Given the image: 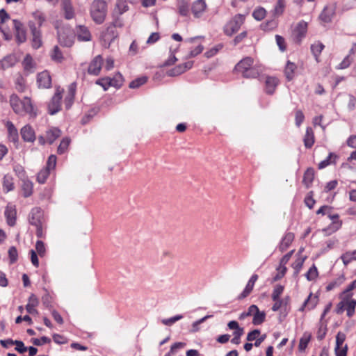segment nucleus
I'll return each mask as SVG.
<instances>
[{
    "instance_id": "f257e3e1",
    "label": "nucleus",
    "mask_w": 356,
    "mask_h": 356,
    "mask_svg": "<svg viewBox=\"0 0 356 356\" xmlns=\"http://www.w3.org/2000/svg\"><path fill=\"white\" fill-rule=\"evenodd\" d=\"M10 104L14 112L17 114L21 115L25 114L35 115L31 101L28 97L20 99L17 95L13 94L10 97Z\"/></svg>"
},
{
    "instance_id": "f03ea898",
    "label": "nucleus",
    "mask_w": 356,
    "mask_h": 356,
    "mask_svg": "<svg viewBox=\"0 0 356 356\" xmlns=\"http://www.w3.org/2000/svg\"><path fill=\"white\" fill-rule=\"evenodd\" d=\"M89 11L92 21L96 24H102L107 16V3L104 0H93L90 5Z\"/></svg>"
},
{
    "instance_id": "7ed1b4c3",
    "label": "nucleus",
    "mask_w": 356,
    "mask_h": 356,
    "mask_svg": "<svg viewBox=\"0 0 356 356\" xmlns=\"http://www.w3.org/2000/svg\"><path fill=\"white\" fill-rule=\"evenodd\" d=\"M235 70L246 78H256L259 74V70L253 66V59L250 57L242 59L236 65Z\"/></svg>"
},
{
    "instance_id": "20e7f679",
    "label": "nucleus",
    "mask_w": 356,
    "mask_h": 356,
    "mask_svg": "<svg viewBox=\"0 0 356 356\" xmlns=\"http://www.w3.org/2000/svg\"><path fill=\"white\" fill-rule=\"evenodd\" d=\"M29 222L36 227V235L41 238L43 236L44 217L42 209L35 207L31 209L29 217Z\"/></svg>"
},
{
    "instance_id": "39448f33",
    "label": "nucleus",
    "mask_w": 356,
    "mask_h": 356,
    "mask_svg": "<svg viewBox=\"0 0 356 356\" xmlns=\"http://www.w3.org/2000/svg\"><path fill=\"white\" fill-rule=\"evenodd\" d=\"M341 301L337 305V314H341L344 311L348 317H352L355 312L356 300L353 297L339 296Z\"/></svg>"
},
{
    "instance_id": "423d86ee",
    "label": "nucleus",
    "mask_w": 356,
    "mask_h": 356,
    "mask_svg": "<svg viewBox=\"0 0 356 356\" xmlns=\"http://www.w3.org/2000/svg\"><path fill=\"white\" fill-rule=\"evenodd\" d=\"M245 16L241 14L236 15L224 26V33L228 36H232L236 33L243 24Z\"/></svg>"
},
{
    "instance_id": "0eeeda50",
    "label": "nucleus",
    "mask_w": 356,
    "mask_h": 356,
    "mask_svg": "<svg viewBox=\"0 0 356 356\" xmlns=\"http://www.w3.org/2000/svg\"><path fill=\"white\" fill-rule=\"evenodd\" d=\"M307 28L308 24L306 22L301 20L298 22L292 31L291 38L293 41L300 44L306 36Z\"/></svg>"
},
{
    "instance_id": "6e6552de",
    "label": "nucleus",
    "mask_w": 356,
    "mask_h": 356,
    "mask_svg": "<svg viewBox=\"0 0 356 356\" xmlns=\"http://www.w3.org/2000/svg\"><path fill=\"white\" fill-rule=\"evenodd\" d=\"M28 26L32 35L31 44L33 48L39 49L42 45L41 30L35 26V23L33 21H29Z\"/></svg>"
},
{
    "instance_id": "1a4fd4ad",
    "label": "nucleus",
    "mask_w": 356,
    "mask_h": 356,
    "mask_svg": "<svg viewBox=\"0 0 356 356\" xmlns=\"http://www.w3.org/2000/svg\"><path fill=\"white\" fill-rule=\"evenodd\" d=\"M63 92V90L60 87L56 88L55 94L48 104V111L49 114L54 115L60 110V100L62 99Z\"/></svg>"
},
{
    "instance_id": "9d476101",
    "label": "nucleus",
    "mask_w": 356,
    "mask_h": 356,
    "mask_svg": "<svg viewBox=\"0 0 356 356\" xmlns=\"http://www.w3.org/2000/svg\"><path fill=\"white\" fill-rule=\"evenodd\" d=\"M60 9L65 19L74 18L75 10L71 0H60Z\"/></svg>"
},
{
    "instance_id": "9b49d317",
    "label": "nucleus",
    "mask_w": 356,
    "mask_h": 356,
    "mask_svg": "<svg viewBox=\"0 0 356 356\" xmlns=\"http://www.w3.org/2000/svg\"><path fill=\"white\" fill-rule=\"evenodd\" d=\"M13 22L17 42L19 44L24 42L26 40V31L22 23L17 19H13Z\"/></svg>"
},
{
    "instance_id": "f8f14e48",
    "label": "nucleus",
    "mask_w": 356,
    "mask_h": 356,
    "mask_svg": "<svg viewBox=\"0 0 356 356\" xmlns=\"http://www.w3.org/2000/svg\"><path fill=\"white\" fill-rule=\"evenodd\" d=\"M75 34L79 41L88 42L92 40V34L89 29L84 25L76 26L75 27Z\"/></svg>"
},
{
    "instance_id": "ddd939ff",
    "label": "nucleus",
    "mask_w": 356,
    "mask_h": 356,
    "mask_svg": "<svg viewBox=\"0 0 356 356\" xmlns=\"http://www.w3.org/2000/svg\"><path fill=\"white\" fill-rule=\"evenodd\" d=\"M103 58L101 55L95 56L88 66V72L90 74L98 75L101 71Z\"/></svg>"
},
{
    "instance_id": "4468645a",
    "label": "nucleus",
    "mask_w": 356,
    "mask_h": 356,
    "mask_svg": "<svg viewBox=\"0 0 356 356\" xmlns=\"http://www.w3.org/2000/svg\"><path fill=\"white\" fill-rule=\"evenodd\" d=\"M37 83L39 88H49L51 85V79L48 72L44 71L38 74Z\"/></svg>"
},
{
    "instance_id": "2eb2a0df",
    "label": "nucleus",
    "mask_w": 356,
    "mask_h": 356,
    "mask_svg": "<svg viewBox=\"0 0 356 356\" xmlns=\"http://www.w3.org/2000/svg\"><path fill=\"white\" fill-rule=\"evenodd\" d=\"M193 63L192 61L186 62L184 64L179 65L173 69L170 70L167 74L170 76H178L185 72L186 70L191 69L193 66Z\"/></svg>"
},
{
    "instance_id": "dca6fc26",
    "label": "nucleus",
    "mask_w": 356,
    "mask_h": 356,
    "mask_svg": "<svg viewBox=\"0 0 356 356\" xmlns=\"http://www.w3.org/2000/svg\"><path fill=\"white\" fill-rule=\"evenodd\" d=\"M318 302V296H314L312 293H310L307 298L304 301L302 307L300 308L299 310L301 312H304L305 309L312 310L316 306Z\"/></svg>"
},
{
    "instance_id": "f3484780",
    "label": "nucleus",
    "mask_w": 356,
    "mask_h": 356,
    "mask_svg": "<svg viewBox=\"0 0 356 356\" xmlns=\"http://www.w3.org/2000/svg\"><path fill=\"white\" fill-rule=\"evenodd\" d=\"M58 42L60 45L70 47L74 44V35L68 34L65 31H59L58 33Z\"/></svg>"
},
{
    "instance_id": "a211bd4d",
    "label": "nucleus",
    "mask_w": 356,
    "mask_h": 356,
    "mask_svg": "<svg viewBox=\"0 0 356 356\" xmlns=\"http://www.w3.org/2000/svg\"><path fill=\"white\" fill-rule=\"evenodd\" d=\"M207 4L204 0H197L192 6V13L195 17H200L205 11Z\"/></svg>"
},
{
    "instance_id": "6ab92c4d",
    "label": "nucleus",
    "mask_w": 356,
    "mask_h": 356,
    "mask_svg": "<svg viewBox=\"0 0 356 356\" xmlns=\"http://www.w3.org/2000/svg\"><path fill=\"white\" fill-rule=\"evenodd\" d=\"M21 136L24 141L33 142L35 140V134L33 128L26 125L21 129Z\"/></svg>"
},
{
    "instance_id": "aec40b11",
    "label": "nucleus",
    "mask_w": 356,
    "mask_h": 356,
    "mask_svg": "<svg viewBox=\"0 0 356 356\" xmlns=\"http://www.w3.org/2000/svg\"><path fill=\"white\" fill-rule=\"evenodd\" d=\"M5 216L7 223L10 226H13L16 220V209L15 206L8 205L5 210Z\"/></svg>"
},
{
    "instance_id": "412c9836",
    "label": "nucleus",
    "mask_w": 356,
    "mask_h": 356,
    "mask_svg": "<svg viewBox=\"0 0 356 356\" xmlns=\"http://www.w3.org/2000/svg\"><path fill=\"white\" fill-rule=\"evenodd\" d=\"M76 92V86L74 83L70 84L68 88V92L65 97L64 104L66 109H69L74 102Z\"/></svg>"
},
{
    "instance_id": "4be33fe9",
    "label": "nucleus",
    "mask_w": 356,
    "mask_h": 356,
    "mask_svg": "<svg viewBox=\"0 0 356 356\" xmlns=\"http://www.w3.org/2000/svg\"><path fill=\"white\" fill-rule=\"evenodd\" d=\"M2 188L6 193L15 189L13 177L11 175L6 174L3 176L2 179Z\"/></svg>"
},
{
    "instance_id": "5701e85b",
    "label": "nucleus",
    "mask_w": 356,
    "mask_h": 356,
    "mask_svg": "<svg viewBox=\"0 0 356 356\" xmlns=\"http://www.w3.org/2000/svg\"><path fill=\"white\" fill-rule=\"evenodd\" d=\"M39 300L38 298L34 295L31 294L29 298L28 303L26 305V309L28 313L31 314H38V311L35 307L38 305Z\"/></svg>"
},
{
    "instance_id": "b1692460",
    "label": "nucleus",
    "mask_w": 356,
    "mask_h": 356,
    "mask_svg": "<svg viewBox=\"0 0 356 356\" xmlns=\"http://www.w3.org/2000/svg\"><path fill=\"white\" fill-rule=\"evenodd\" d=\"M278 84L279 80L277 78L273 76L267 77L265 81L266 92L269 95H272L275 92Z\"/></svg>"
},
{
    "instance_id": "393cba45",
    "label": "nucleus",
    "mask_w": 356,
    "mask_h": 356,
    "mask_svg": "<svg viewBox=\"0 0 356 356\" xmlns=\"http://www.w3.org/2000/svg\"><path fill=\"white\" fill-rule=\"evenodd\" d=\"M6 126L8 129L10 140L14 143H17L19 139L18 131L13 123L10 121H8L6 124Z\"/></svg>"
},
{
    "instance_id": "a878e982",
    "label": "nucleus",
    "mask_w": 356,
    "mask_h": 356,
    "mask_svg": "<svg viewBox=\"0 0 356 356\" xmlns=\"http://www.w3.org/2000/svg\"><path fill=\"white\" fill-rule=\"evenodd\" d=\"M334 11L332 7L325 6L321 12L319 18L324 23H329L331 22L332 17L334 16Z\"/></svg>"
},
{
    "instance_id": "bb28decb",
    "label": "nucleus",
    "mask_w": 356,
    "mask_h": 356,
    "mask_svg": "<svg viewBox=\"0 0 356 356\" xmlns=\"http://www.w3.org/2000/svg\"><path fill=\"white\" fill-rule=\"evenodd\" d=\"M32 19L29 21L35 22V26L40 29V26L43 24V23L46 21V16L44 13L40 10H35V12L31 13Z\"/></svg>"
},
{
    "instance_id": "cd10ccee",
    "label": "nucleus",
    "mask_w": 356,
    "mask_h": 356,
    "mask_svg": "<svg viewBox=\"0 0 356 356\" xmlns=\"http://www.w3.org/2000/svg\"><path fill=\"white\" fill-rule=\"evenodd\" d=\"M294 240V234L291 232L286 233L282 238L280 244V250L284 252L288 249L293 241Z\"/></svg>"
},
{
    "instance_id": "c85d7f7f",
    "label": "nucleus",
    "mask_w": 356,
    "mask_h": 356,
    "mask_svg": "<svg viewBox=\"0 0 356 356\" xmlns=\"http://www.w3.org/2000/svg\"><path fill=\"white\" fill-rule=\"evenodd\" d=\"M303 140L306 148H311L313 146L315 139L314 131L311 127H307Z\"/></svg>"
},
{
    "instance_id": "c756f323",
    "label": "nucleus",
    "mask_w": 356,
    "mask_h": 356,
    "mask_svg": "<svg viewBox=\"0 0 356 356\" xmlns=\"http://www.w3.org/2000/svg\"><path fill=\"white\" fill-rule=\"evenodd\" d=\"M342 222L341 220H336L332 222V223L326 228L322 229V232L325 236H329L334 232L341 227Z\"/></svg>"
},
{
    "instance_id": "7c9ffc66",
    "label": "nucleus",
    "mask_w": 356,
    "mask_h": 356,
    "mask_svg": "<svg viewBox=\"0 0 356 356\" xmlns=\"http://www.w3.org/2000/svg\"><path fill=\"white\" fill-rule=\"evenodd\" d=\"M129 10V6L127 0H117L114 8V13L120 15L126 13Z\"/></svg>"
},
{
    "instance_id": "2f4dec72",
    "label": "nucleus",
    "mask_w": 356,
    "mask_h": 356,
    "mask_svg": "<svg viewBox=\"0 0 356 356\" xmlns=\"http://www.w3.org/2000/svg\"><path fill=\"white\" fill-rule=\"evenodd\" d=\"M227 327L230 330H234L233 335L234 337H240L243 334L244 330L243 327H241L238 325V323L236 321H231L228 323Z\"/></svg>"
},
{
    "instance_id": "473e14b6",
    "label": "nucleus",
    "mask_w": 356,
    "mask_h": 356,
    "mask_svg": "<svg viewBox=\"0 0 356 356\" xmlns=\"http://www.w3.org/2000/svg\"><path fill=\"white\" fill-rule=\"evenodd\" d=\"M118 36L117 33L115 31V28L111 25H109L106 31L103 33L102 38L105 42H108L109 44Z\"/></svg>"
},
{
    "instance_id": "72a5a7b5",
    "label": "nucleus",
    "mask_w": 356,
    "mask_h": 356,
    "mask_svg": "<svg viewBox=\"0 0 356 356\" xmlns=\"http://www.w3.org/2000/svg\"><path fill=\"white\" fill-rule=\"evenodd\" d=\"M324 47L325 46L323 45V44L319 41L315 42L314 44L311 45V51L314 56L315 57V59L317 62L319 61L318 58Z\"/></svg>"
},
{
    "instance_id": "f704fd0d",
    "label": "nucleus",
    "mask_w": 356,
    "mask_h": 356,
    "mask_svg": "<svg viewBox=\"0 0 356 356\" xmlns=\"http://www.w3.org/2000/svg\"><path fill=\"white\" fill-rule=\"evenodd\" d=\"M60 131L55 127L49 129L47 131V142L49 144L53 143L58 137L60 136Z\"/></svg>"
},
{
    "instance_id": "c9c22d12",
    "label": "nucleus",
    "mask_w": 356,
    "mask_h": 356,
    "mask_svg": "<svg viewBox=\"0 0 356 356\" xmlns=\"http://www.w3.org/2000/svg\"><path fill=\"white\" fill-rule=\"evenodd\" d=\"M23 183L22 186V191L23 193V196L24 197H28L31 196L33 193V183L28 180L26 178L22 179Z\"/></svg>"
},
{
    "instance_id": "e433bc0d",
    "label": "nucleus",
    "mask_w": 356,
    "mask_h": 356,
    "mask_svg": "<svg viewBox=\"0 0 356 356\" xmlns=\"http://www.w3.org/2000/svg\"><path fill=\"white\" fill-rule=\"evenodd\" d=\"M296 68L297 66L294 63L290 61L287 62L284 70V74L288 81H291L293 79Z\"/></svg>"
},
{
    "instance_id": "4c0bfd02",
    "label": "nucleus",
    "mask_w": 356,
    "mask_h": 356,
    "mask_svg": "<svg viewBox=\"0 0 356 356\" xmlns=\"http://www.w3.org/2000/svg\"><path fill=\"white\" fill-rule=\"evenodd\" d=\"M190 3L188 0H180L178 3V12L182 16H187L189 13Z\"/></svg>"
},
{
    "instance_id": "58836bf2",
    "label": "nucleus",
    "mask_w": 356,
    "mask_h": 356,
    "mask_svg": "<svg viewBox=\"0 0 356 356\" xmlns=\"http://www.w3.org/2000/svg\"><path fill=\"white\" fill-rule=\"evenodd\" d=\"M314 178V170L313 168H308L303 176V182L308 187Z\"/></svg>"
},
{
    "instance_id": "ea45409f",
    "label": "nucleus",
    "mask_w": 356,
    "mask_h": 356,
    "mask_svg": "<svg viewBox=\"0 0 356 356\" xmlns=\"http://www.w3.org/2000/svg\"><path fill=\"white\" fill-rule=\"evenodd\" d=\"M305 259H306V257L300 256L293 263L292 267L293 268V269L295 270L294 271L295 275H297L299 273V272L300 271Z\"/></svg>"
},
{
    "instance_id": "a19ab883",
    "label": "nucleus",
    "mask_w": 356,
    "mask_h": 356,
    "mask_svg": "<svg viewBox=\"0 0 356 356\" xmlns=\"http://www.w3.org/2000/svg\"><path fill=\"white\" fill-rule=\"evenodd\" d=\"M355 255L356 250H354L353 252H347L341 255V259L343 261V263L346 266L353 260H356Z\"/></svg>"
},
{
    "instance_id": "79ce46f5",
    "label": "nucleus",
    "mask_w": 356,
    "mask_h": 356,
    "mask_svg": "<svg viewBox=\"0 0 356 356\" xmlns=\"http://www.w3.org/2000/svg\"><path fill=\"white\" fill-rule=\"evenodd\" d=\"M346 334L341 332H339L336 336V347L335 352H340L341 350V346L346 340Z\"/></svg>"
},
{
    "instance_id": "37998d69",
    "label": "nucleus",
    "mask_w": 356,
    "mask_h": 356,
    "mask_svg": "<svg viewBox=\"0 0 356 356\" xmlns=\"http://www.w3.org/2000/svg\"><path fill=\"white\" fill-rule=\"evenodd\" d=\"M51 57L53 60L58 63H60L63 60V56L58 47L55 46L54 47L52 52L51 54Z\"/></svg>"
},
{
    "instance_id": "c03bdc74",
    "label": "nucleus",
    "mask_w": 356,
    "mask_h": 356,
    "mask_svg": "<svg viewBox=\"0 0 356 356\" xmlns=\"http://www.w3.org/2000/svg\"><path fill=\"white\" fill-rule=\"evenodd\" d=\"M266 10L261 7L255 8L252 13L253 17L257 21L262 20L266 17Z\"/></svg>"
},
{
    "instance_id": "a18cd8bd",
    "label": "nucleus",
    "mask_w": 356,
    "mask_h": 356,
    "mask_svg": "<svg viewBox=\"0 0 356 356\" xmlns=\"http://www.w3.org/2000/svg\"><path fill=\"white\" fill-rule=\"evenodd\" d=\"M266 318V314L264 312H261L258 309L257 312L253 316L252 323L255 325L261 324Z\"/></svg>"
},
{
    "instance_id": "49530a36",
    "label": "nucleus",
    "mask_w": 356,
    "mask_h": 356,
    "mask_svg": "<svg viewBox=\"0 0 356 356\" xmlns=\"http://www.w3.org/2000/svg\"><path fill=\"white\" fill-rule=\"evenodd\" d=\"M111 86L120 88L123 83V77L121 74H116L113 78H111Z\"/></svg>"
},
{
    "instance_id": "de8ad7c7",
    "label": "nucleus",
    "mask_w": 356,
    "mask_h": 356,
    "mask_svg": "<svg viewBox=\"0 0 356 356\" xmlns=\"http://www.w3.org/2000/svg\"><path fill=\"white\" fill-rule=\"evenodd\" d=\"M356 288V280L353 281L346 289H344L339 296L353 297L352 291Z\"/></svg>"
},
{
    "instance_id": "09e8293b",
    "label": "nucleus",
    "mask_w": 356,
    "mask_h": 356,
    "mask_svg": "<svg viewBox=\"0 0 356 356\" xmlns=\"http://www.w3.org/2000/svg\"><path fill=\"white\" fill-rule=\"evenodd\" d=\"M13 170L15 175L20 179H24L26 178V175L25 170L23 166L19 164L15 165L13 167Z\"/></svg>"
},
{
    "instance_id": "8fccbe9b",
    "label": "nucleus",
    "mask_w": 356,
    "mask_h": 356,
    "mask_svg": "<svg viewBox=\"0 0 356 356\" xmlns=\"http://www.w3.org/2000/svg\"><path fill=\"white\" fill-rule=\"evenodd\" d=\"M318 273L315 265H313L307 272L305 276L309 281H313L318 277Z\"/></svg>"
},
{
    "instance_id": "3c124183",
    "label": "nucleus",
    "mask_w": 356,
    "mask_h": 356,
    "mask_svg": "<svg viewBox=\"0 0 356 356\" xmlns=\"http://www.w3.org/2000/svg\"><path fill=\"white\" fill-rule=\"evenodd\" d=\"M147 78L146 76L139 77L129 83V88H137L147 82Z\"/></svg>"
},
{
    "instance_id": "603ef678",
    "label": "nucleus",
    "mask_w": 356,
    "mask_h": 356,
    "mask_svg": "<svg viewBox=\"0 0 356 356\" xmlns=\"http://www.w3.org/2000/svg\"><path fill=\"white\" fill-rule=\"evenodd\" d=\"M24 67L26 70H31L34 67L33 60L32 57L27 54L23 60Z\"/></svg>"
},
{
    "instance_id": "864d4df0",
    "label": "nucleus",
    "mask_w": 356,
    "mask_h": 356,
    "mask_svg": "<svg viewBox=\"0 0 356 356\" xmlns=\"http://www.w3.org/2000/svg\"><path fill=\"white\" fill-rule=\"evenodd\" d=\"M310 339H311L310 334H304L302 337L300 339V343H299V349L300 350H304L307 348V346L310 341Z\"/></svg>"
},
{
    "instance_id": "5fc2aeb1",
    "label": "nucleus",
    "mask_w": 356,
    "mask_h": 356,
    "mask_svg": "<svg viewBox=\"0 0 356 356\" xmlns=\"http://www.w3.org/2000/svg\"><path fill=\"white\" fill-rule=\"evenodd\" d=\"M289 300V297L285 298L283 300L278 299L277 300H274L275 303L272 307V310L274 312L278 311L284 305H286Z\"/></svg>"
},
{
    "instance_id": "6e6d98bb",
    "label": "nucleus",
    "mask_w": 356,
    "mask_h": 356,
    "mask_svg": "<svg viewBox=\"0 0 356 356\" xmlns=\"http://www.w3.org/2000/svg\"><path fill=\"white\" fill-rule=\"evenodd\" d=\"M285 8V0H277L274 9L276 15H280L283 13Z\"/></svg>"
},
{
    "instance_id": "4d7b16f0",
    "label": "nucleus",
    "mask_w": 356,
    "mask_h": 356,
    "mask_svg": "<svg viewBox=\"0 0 356 356\" xmlns=\"http://www.w3.org/2000/svg\"><path fill=\"white\" fill-rule=\"evenodd\" d=\"M70 140L69 138H63L58 147V153L60 154H63L67 150L70 145Z\"/></svg>"
},
{
    "instance_id": "13d9d810",
    "label": "nucleus",
    "mask_w": 356,
    "mask_h": 356,
    "mask_svg": "<svg viewBox=\"0 0 356 356\" xmlns=\"http://www.w3.org/2000/svg\"><path fill=\"white\" fill-rule=\"evenodd\" d=\"M254 285V284L248 281L245 288L238 296V299L241 300L247 297L252 292Z\"/></svg>"
},
{
    "instance_id": "bf43d9fd",
    "label": "nucleus",
    "mask_w": 356,
    "mask_h": 356,
    "mask_svg": "<svg viewBox=\"0 0 356 356\" xmlns=\"http://www.w3.org/2000/svg\"><path fill=\"white\" fill-rule=\"evenodd\" d=\"M49 175V170H48L47 169L45 168L44 170H40L38 172V176H37L38 181L40 184L44 183L48 177Z\"/></svg>"
},
{
    "instance_id": "052dcab7",
    "label": "nucleus",
    "mask_w": 356,
    "mask_h": 356,
    "mask_svg": "<svg viewBox=\"0 0 356 356\" xmlns=\"http://www.w3.org/2000/svg\"><path fill=\"white\" fill-rule=\"evenodd\" d=\"M284 291V286L282 285H276L273 289V293H272V299L273 300H277L280 299V296L283 293Z\"/></svg>"
},
{
    "instance_id": "680f3d73",
    "label": "nucleus",
    "mask_w": 356,
    "mask_h": 356,
    "mask_svg": "<svg viewBox=\"0 0 356 356\" xmlns=\"http://www.w3.org/2000/svg\"><path fill=\"white\" fill-rule=\"evenodd\" d=\"M111 77H104L96 81V84L101 86L104 90L111 87Z\"/></svg>"
},
{
    "instance_id": "e2e57ef3",
    "label": "nucleus",
    "mask_w": 356,
    "mask_h": 356,
    "mask_svg": "<svg viewBox=\"0 0 356 356\" xmlns=\"http://www.w3.org/2000/svg\"><path fill=\"white\" fill-rule=\"evenodd\" d=\"M182 318H183L182 315H176V316H175L173 317H171L170 318L163 319L161 321V322L165 325L170 326L172 324H174L175 322H177V321L181 320Z\"/></svg>"
},
{
    "instance_id": "0e129e2a",
    "label": "nucleus",
    "mask_w": 356,
    "mask_h": 356,
    "mask_svg": "<svg viewBox=\"0 0 356 356\" xmlns=\"http://www.w3.org/2000/svg\"><path fill=\"white\" fill-rule=\"evenodd\" d=\"M8 255L10 260V263L13 264L17 260V250L15 247L12 246L8 250Z\"/></svg>"
},
{
    "instance_id": "69168bd1",
    "label": "nucleus",
    "mask_w": 356,
    "mask_h": 356,
    "mask_svg": "<svg viewBox=\"0 0 356 356\" xmlns=\"http://www.w3.org/2000/svg\"><path fill=\"white\" fill-rule=\"evenodd\" d=\"M352 63V58L349 56H346L343 60L339 63L337 69L343 70L348 67Z\"/></svg>"
},
{
    "instance_id": "338daca9",
    "label": "nucleus",
    "mask_w": 356,
    "mask_h": 356,
    "mask_svg": "<svg viewBox=\"0 0 356 356\" xmlns=\"http://www.w3.org/2000/svg\"><path fill=\"white\" fill-rule=\"evenodd\" d=\"M275 40L277 46L282 51H284L286 49L285 44V40L283 37L279 35H275Z\"/></svg>"
},
{
    "instance_id": "774afa93",
    "label": "nucleus",
    "mask_w": 356,
    "mask_h": 356,
    "mask_svg": "<svg viewBox=\"0 0 356 356\" xmlns=\"http://www.w3.org/2000/svg\"><path fill=\"white\" fill-rule=\"evenodd\" d=\"M56 164V156L55 155H51L49 156L47 163V168L48 170H51L54 169Z\"/></svg>"
}]
</instances>
